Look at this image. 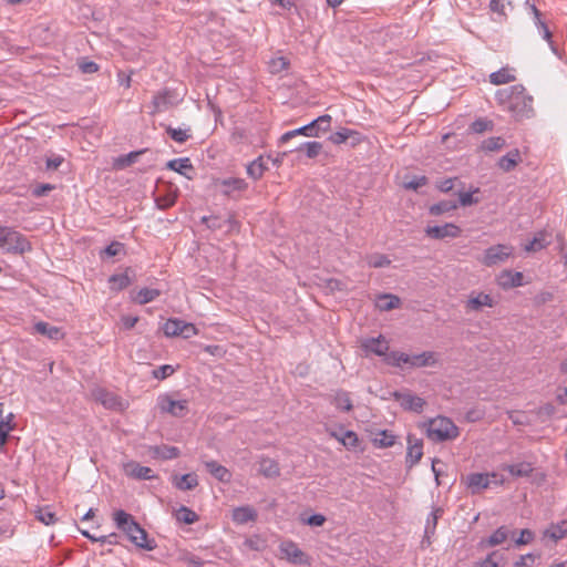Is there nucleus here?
Wrapping results in <instances>:
<instances>
[{"mask_svg":"<svg viewBox=\"0 0 567 567\" xmlns=\"http://www.w3.org/2000/svg\"><path fill=\"white\" fill-rule=\"evenodd\" d=\"M207 471L219 482H229L231 473L216 461H209L205 463Z\"/></svg>","mask_w":567,"mask_h":567,"instance_id":"obj_28","label":"nucleus"},{"mask_svg":"<svg viewBox=\"0 0 567 567\" xmlns=\"http://www.w3.org/2000/svg\"><path fill=\"white\" fill-rule=\"evenodd\" d=\"M400 302L401 300L399 297L391 293H384L379 297L377 306L382 311H389L398 308Z\"/></svg>","mask_w":567,"mask_h":567,"instance_id":"obj_38","label":"nucleus"},{"mask_svg":"<svg viewBox=\"0 0 567 567\" xmlns=\"http://www.w3.org/2000/svg\"><path fill=\"white\" fill-rule=\"evenodd\" d=\"M174 371H175V369L172 365L164 364V365H161L157 369H155L153 371V375H154V378H156L158 380H164L167 377H169L171 374H173Z\"/></svg>","mask_w":567,"mask_h":567,"instance_id":"obj_58","label":"nucleus"},{"mask_svg":"<svg viewBox=\"0 0 567 567\" xmlns=\"http://www.w3.org/2000/svg\"><path fill=\"white\" fill-rule=\"evenodd\" d=\"M567 534V522L561 520L557 524H551L548 528L543 532V539L556 543L564 538Z\"/></svg>","mask_w":567,"mask_h":567,"instance_id":"obj_21","label":"nucleus"},{"mask_svg":"<svg viewBox=\"0 0 567 567\" xmlns=\"http://www.w3.org/2000/svg\"><path fill=\"white\" fill-rule=\"evenodd\" d=\"M443 515V509L441 507L434 508L431 514L427 516L424 534L426 538H430L431 535L434 534L437 519Z\"/></svg>","mask_w":567,"mask_h":567,"instance_id":"obj_40","label":"nucleus"},{"mask_svg":"<svg viewBox=\"0 0 567 567\" xmlns=\"http://www.w3.org/2000/svg\"><path fill=\"white\" fill-rule=\"evenodd\" d=\"M492 483L501 484L503 483V480L498 478V475L495 473H474L468 475L467 477V485L472 489V493H477L481 489L487 488L491 486Z\"/></svg>","mask_w":567,"mask_h":567,"instance_id":"obj_12","label":"nucleus"},{"mask_svg":"<svg viewBox=\"0 0 567 567\" xmlns=\"http://www.w3.org/2000/svg\"><path fill=\"white\" fill-rule=\"evenodd\" d=\"M532 10H533V13H534V18H535V24L538 29V32L539 34L542 35V38L544 40H546L549 44V48L551 50V52L555 54V55H559V51H558V48L557 45L555 44V42L553 41V35H551V32L550 30L548 29V27L546 25V23L544 21H542L540 19V12L539 10L533 6L532 7Z\"/></svg>","mask_w":567,"mask_h":567,"instance_id":"obj_19","label":"nucleus"},{"mask_svg":"<svg viewBox=\"0 0 567 567\" xmlns=\"http://www.w3.org/2000/svg\"><path fill=\"white\" fill-rule=\"evenodd\" d=\"M257 519V512L250 506H240L233 511V520L236 524H247Z\"/></svg>","mask_w":567,"mask_h":567,"instance_id":"obj_23","label":"nucleus"},{"mask_svg":"<svg viewBox=\"0 0 567 567\" xmlns=\"http://www.w3.org/2000/svg\"><path fill=\"white\" fill-rule=\"evenodd\" d=\"M35 517L45 525H52L58 520L55 513L50 506L39 507L35 512Z\"/></svg>","mask_w":567,"mask_h":567,"instance_id":"obj_44","label":"nucleus"},{"mask_svg":"<svg viewBox=\"0 0 567 567\" xmlns=\"http://www.w3.org/2000/svg\"><path fill=\"white\" fill-rule=\"evenodd\" d=\"M504 470L508 471L512 476L527 477L533 472V466L528 462H520L517 464L506 465Z\"/></svg>","mask_w":567,"mask_h":567,"instance_id":"obj_35","label":"nucleus"},{"mask_svg":"<svg viewBox=\"0 0 567 567\" xmlns=\"http://www.w3.org/2000/svg\"><path fill=\"white\" fill-rule=\"evenodd\" d=\"M523 274L519 271L504 270L498 279L503 288H515L523 286Z\"/></svg>","mask_w":567,"mask_h":567,"instance_id":"obj_25","label":"nucleus"},{"mask_svg":"<svg viewBox=\"0 0 567 567\" xmlns=\"http://www.w3.org/2000/svg\"><path fill=\"white\" fill-rule=\"evenodd\" d=\"M157 406L161 412L168 413L176 417H183L188 412L187 400H174L168 394L158 396Z\"/></svg>","mask_w":567,"mask_h":567,"instance_id":"obj_6","label":"nucleus"},{"mask_svg":"<svg viewBox=\"0 0 567 567\" xmlns=\"http://www.w3.org/2000/svg\"><path fill=\"white\" fill-rule=\"evenodd\" d=\"M111 289L120 291L131 285V278L127 272L112 275L109 279Z\"/></svg>","mask_w":567,"mask_h":567,"instance_id":"obj_41","label":"nucleus"},{"mask_svg":"<svg viewBox=\"0 0 567 567\" xmlns=\"http://www.w3.org/2000/svg\"><path fill=\"white\" fill-rule=\"evenodd\" d=\"M1 248L8 252L24 254L31 250V244L25 236L12 228H8L3 247Z\"/></svg>","mask_w":567,"mask_h":567,"instance_id":"obj_5","label":"nucleus"},{"mask_svg":"<svg viewBox=\"0 0 567 567\" xmlns=\"http://www.w3.org/2000/svg\"><path fill=\"white\" fill-rule=\"evenodd\" d=\"M391 260L382 254H374L368 257V265L373 268H382L390 266Z\"/></svg>","mask_w":567,"mask_h":567,"instance_id":"obj_52","label":"nucleus"},{"mask_svg":"<svg viewBox=\"0 0 567 567\" xmlns=\"http://www.w3.org/2000/svg\"><path fill=\"white\" fill-rule=\"evenodd\" d=\"M79 69L84 74H92L99 71V65L93 61L82 60L79 62Z\"/></svg>","mask_w":567,"mask_h":567,"instance_id":"obj_62","label":"nucleus"},{"mask_svg":"<svg viewBox=\"0 0 567 567\" xmlns=\"http://www.w3.org/2000/svg\"><path fill=\"white\" fill-rule=\"evenodd\" d=\"M287 66H288V62L282 56L271 60L270 65H269L271 73H279V72L286 70Z\"/></svg>","mask_w":567,"mask_h":567,"instance_id":"obj_61","label":"nucleus"},{"mask_svg":"<svg viewBox=\"0 0 567 567\" xmlns=\"http://www.w3.org/2000/svg\"><path fill=\"white\" fill-rule=\"evenodd\" d=\"M395 436L388 431H381L378 436L374 439V443L379 447H390L394 444Z\"/></svg>","mask_w":567,"mask_h":567,"instance_id":"obj_51","label":"nucleus"},{"mask_svg":"<svg viewBox=\"0 0 567 567\" xmlns=\"http://www.w3.org/2000/svg\"><path fill=\"white\" fill-rule=\"evenodd\" d=\"M125 474L136 480H153L155 474L148 466H143L136 462H130L124 465Z\"/></svg>","mask_w":567,"mask_h":567,"instance_id":"obj_18","label":"nucleus"},{"mask_svg":"<svg viewBox=\"0 0 567 567\" xmlns=\"http://www.w3.org/2000/svg\"><path fill=\"white\" fill-rule=\"evenodd\" d=\"M354 135H358V132L355 131H352L350 128H341L337 132H334L333 134L330 135V141L333 143V144H342L344 143L347 140H349L351 136H354Z\"/></svg>","mask_w":567,"mask_h":567,"instance_id":"obj_50","label":"nucleus"},{"mask_svg":"<svg viewBox=\"0 0 567 567\" xmlns=\"http://www.w3.org/2000/svg\"><path fill=\"white\" fill-rule=\"evenodd\" d=\"M267 169L268 167L265 164L264 157L259 156L247 165V175L250 178L257 181L264 175V173Z\"/></svg>","mask_w":567,"mask_h":567,"instance_id":"obj_33","label":"nucleus"},{"mask_svg":"<svg viewBox=\"0 0 567 567\" xmlns=\"http://www.w3.org/2000/svg\"><path fill=\"white\" fill-rule=\"evenodd\" d=\"M393 398L401 404L404 410L421 413L426 404L425 400L406 391L393 392Z\"/></svg>","mask_w":567,"mask_h":567,"instance_id":"obj_11","label":"nucleus"},{"mask_svg":"<svg viewBox=\"0 0 567 567\" xmlns=\"http://www.w3.org/2000/svg\"><path fill=\"white\" fill-rule=\"evenodd\" d=\"M506 142L501 136L488 137L482 143V150L486 152H495L505 146Z\"/></svg>","mask_w":567,"mask_h":567,"instance_id":"obj_47","label":"nucleus"},{"mask_svg":"<svg viewBox=\"0 0 567 567\" xmlns=\"http://www.w3.org/2000/svg\"><path fill=\"white\" fill-rule=\"evenodd\" d=\"M509 537H514V533L506 526L498 527L489 537L482 539L483 546H497L506 542Z\"/></svg>","mask_w":567,"mask_h":567,"instance_id":"obj_22","label":"nucleus"},{"mask_svg":"<svg viewBox=\"0 0 567 567\" xmlns=\"http://www.w3.org/2000/svg\"><path fill=\"white\" fill-rule=\"evenodd\" d=\"M494 123L493 121L486 118V117H480L472 122L470 125V131L476 134H482L484 132L493 131Z\"/></svg>","mask_w":567,"mask_h":567,"instance_id":"obj_43","label":"nucleus"},{"mask_svg":"<svg viewBox=\"0 0 567 567\" xmlns=\"http://www.w3.org/2000/svg\"><path fill=\"white\" fill-rule=\"evenodd\" d=\"M140 152H131L130 154L118 158L117 166L120 168L126 167L131 164H133L136 159V157L140 155Z\"/></svg>","mask_w":567,"mask_h":567,"instance_id":"obj_64","label":"nucleus"},{"mask_svg":"<svg viewBox=\"0 0 567 567\" xmlns=\"http://www.w3.org/2000/svg\"><path fill=\"white\" fill-rule=\"evenodd\" d=\"M161 296V291L154 288H142L136 295L132 298L134 302L138 305H146L148 302L154 301L157 297Z\"/></svg>","mask_w":567,"mask_h":567,"instance_id":"obj_32","label":"nucleus"},{"mask_svg":"<svg viewBox=\"0 0 567 567\" xmlns=\"http://www.w3.org/2000/svg\"><path fill=\"white\" fill-rule=\"evenodd\" d=\"M113 519L116 527L126 534L128 539L137 547L152 550L155 547V540L150 539L145 529L136 523L134 517L123 509L114 513Z\"/></svg>","mask_w":567,"mask_h":567,"instance_id":"obj_2","label":"nucleus"},{"mask_svg":"<svg viewBox=\"0 0 567 567\" xmlns=\"http://www.w3.org/2000/svg\"><path fill=\"white\" fill-rule=\"evenodd\" d=\"M426 237L431 239H445V238H457L462 230L453 223H445L444 225L426 226L424 229Z\"/></svg>","mask_w":567,"mask_h":567,"instance_id":"obj_10","label":"nucleus"},{"mask_svg":"<svg viewBox=\"0 0 567 567\" xmlns=\"http://www.w3.org/2000/svg\"><path fill=\"white\" fill-rule=\"evenodd\" d=\"M176 519L181 523H184V524H194L195 522L198 520V515L192 511L190 508L186 507V506H181L177 511H176Z\"/></svg>","mask_w":567,"mask_h":567,"instance_id":"obj_42","label":"nucleus"},{"mask_svg":"<svg viewBox=\"0 0 567 567\" xmlns=\"http://www.w3.org/2000/svg\"><path fill=\"white\" fill-rule=\"evenodd\" d=\"M181 99L178 94L169 89H164L163 91L157 92L153 96V111L154 113H161L169 110L171 107L177 105L179 103Z\"/></svg>","mask_w":567,"mask_h":567,"instance_id":"obj_8","label":"nucleus"},{"mask_svg":"<svg viewBox=\"0 0 567 567\" xmlns=\"http://www.w3.org/2000/svg\"><path fill=\"white\" fill-rule=\"evenodd\" d=\"M340 443L347 449L355 447L358 444V435L350 430H347L340 437Z\"/></svg>","mask_w":567,"mask_h":567,"instance_id":"obj_55","label":"nucleus"},{"mask_svg":"<svg viewBox=\"0 0 567 567\" xmlns=\"http://www.w3.org/2000/svg\"><path fill=\"white\" fill-rule=\"evenodd\" d=\"M124 246L118 241L111 243L102 252L106 257H114L122 252Z\"/></svg>","mask_w":567,"mask_h":567,"instance_id":"obj_60","label":"nucleus"},{"mask_svg":"<svg viewBox=\"0 0 567 567\" xmlns=\"http://www.w3.org/2000/svg\"><path fill=\"white\" fill-rule=\"evenodd\" d=\"M516 80V76L511 72L508 68H502L501 70L489 74V82L494 85H502Z\"/></svg>","mask_w":567,"mask_h":567,"instance_id":"obj_34","label":"nucleus"},{"mask_svg":"<svg viewBox=\"0 0 567 567\" xmlns=\"http://www.w3.org/2000/svg\"><path fill=\"white\" fill-rule=\"evenodd\" d=\"M167 168L179 173L181 175L186 176L187 178H190L187 175V171L193 169V165L190 163V159L188 157L183 158H175L167 163Z\"/></svg>","mask_w":567,"mask_h":567,"instance_id":"obj_36","label":"nucleus"},{"mask_svg":"<svg viewBox=\"0 0 567 567\" xmlns=\"http://www.w3.org/2000/svg\"><path fill=\"white\" fill-rule=\"evenodd\" d=\"M361 346L367 353H373L379 357H384L389 350V343L383 336L365 339Z\"/></svg>","mask_w":567,"mask_h":567,"instance_id":"obj_14","label":"nucleus"},{"mask_svg":"<svg viewBox=\"0 0 567 567\" xmlns=\"http://www.w3.org/2000/svg\"><path fill=\"white\" fill-rule=\"evenodd\" d=\"M176 198H177V195L174 193H171L165 196H158L155 199V203L159 209L165 210L175 204Z\"/></svg>","mask_w":567,"mask_h":567,"instance_id":"obj_54","label":"nucleus"},{"mask_svg":"<svg viewBox=\"0 0 567 567\" xmlns=\"http://www.w3.org/2000/svg\"><path fill=\"white\" fill-rule=\"evenodd\" d=\"M280 558L286 559L287 563L293 565L308 564V556L303 553L299 546L291 540H284L279 545Z\"/></svg>","mask_w":567,"mask_h":567,"instance_id":"obj_7","label":"nucleus"},{"mask_svg":"<svg viewBox=\"0 0 567 567\" xmlns=\"http://www.w3.org/2000/svg\"><path fill=\"white\" fill-rule=\"evenodd\" d=\"M495 100L503 110L509 112L515 120L529 118L534 114L533 96L526 93L522 84L499 89Z\"/></svg>","mask_w":567,"mask_h":567,"instance_id":"obj_1","label":"nucleus"},{"mask_svg":"<svg viewBox=\"0 0 567 567\" xmlns=\"http://www.w3.org/2000/svg\"><path fill=\"white\" fill-rule=\"evenodd\" d=\"M534 538V533L530 529H522L519 533V537L515 539L516 545H526L529 544Z\"/></svg>","mask_w":567,"mask_h":567,"instance_id":"obj_63","label":"nucleus"},{"mask_svg":"<svg viewBox=\"0 0 567 567\" xmlns=\"http://www.w3.org/2000/svg\"><path fill=\"white\" fill-rule=\"evenodd\" d=\"M457 208V203L454 200H441L436 204H433L429 208V213L432 216H440L445 213H450Z\"/></svg>","mask_w":567,"mask_h":567,"instance_id":"obj_39","label":"nucleus"},{"mask_svg":"<svg viewBox=\"0 0 567 567\" xmlns=\"http://www.w3.org/2000/svg\"><path fill=\"white\" fill-rule=\"evenodd\" d=\"M426 433L433 442H444L456 439L460 431L449 417L437 416L430 421Z\"/></svg>","mask_w":567,"mask_h":567,"instance_id":"obj_3","label":"nucleus"},{"mask_svg":"<svg viewBox=\"0 0 567 567\" xmlns=\"http://www.w3.org/2000/svg\"><path fill=\"white\" fill-rule=\"evenodd\" d=\"M297 135H305V136L312 137V136H317V131H315L313 124L310 122L307 125H303L299 128H296V130H292V131H289V132H286L285 134H282L279 138V144H285L288 141H290L292 137H296Z\"/></svg>","mask_w":567,"mask_h":567,"instance_id":"obj_29","label":"nucleus"},{"mask_svg":"<svg viewBox=\"0 0 567 567\" xmlns=\"http://www.w3.org/2000/svg\"><path fill=\"white\" fill-rule=\"evenodd\" d=\"M173 483L175 487L181 491H190L198 485V478L195 473H188L182 476H175Z\"/></svg>","mask_w":567,"mask_h":567,"instance_id":"obj_30","label":"nucleus"},{"mask_svg":"<svg viewBox=\"0 0 567 567\" xmlns=\"http://www.w3.org/2000/svg\"><path fill=\"white\" fill-rule=\"evenodd\" d=\"M334 405L343 411H350L352 409V402L350 395L346 391H338L333 399Z\"/></svg>","mask_w":567,"mask_h":567,"instance_id":"obj_45","label":"nucleus"},{"mask_svg":"<svg viewBox=\"0 0 567 567\" xmlns=\"http://www.w3.org/2000/svg\"><path fill=\"white\" fill-rule=\"evenodd\" d=\"M96 399L106 409L116 411H122L125 409V403L123 400L113 392L99 390L96 392Z\"/></svg>","mask_w":567,"mask_h":567,"instance_id":"obj_15","label":"nucleus"},{"mask_svg":"<svg viewBox=\"0 0 567 567\" xmlns=\"http://www.w3.org/2000/svg\"><path fill=\"white\" fill-rule=\"evenodd\" d=\"M322 150V144L319 142H306L302 143L299 147L296 148V151H305L307 157L315 158L317 157Z\"/></svg>","mask_w":567,"mask_h":567,"instance_id":"obj_46","label":"nucleus"},{"mask_svg":"<svg viewBox=\"0 0 567 567\" xmlns=\"http://www.w3.org/2000/svg\"><path fill=\"white\" fill-rule=\"evenodd\" d=\"M154 453L164 460H172L179 455V450L176 446L163 445L156 446Z\"/></svg>","mask_w":567,"mask_h":567,"instance_id":"obj_48","label":"nucleus"},{"mask_svg":"<svg viewBox=\"0 0 567 567\" xmlns=\"http://www.w3.org/2000/svg\"><path fill=\"white\" fill-rule=\"evenodd\" d=\"M315 131H317V134L319 131L327 132L330 128L331 123V116L328 114L318 116L312 122Z\"/></svg>","mask_w":567,"mask_h":567,"instance_id":"obj_53","label":"nucleus"},{"mask_svg":"<svg viewBox=\"0 0 567 567\" xmlns=\"http://www.w3.org/2000/svg\"><path fill=\"white\" fill-rule=\"evenodd\" d=\"M494 300L491 295L484 292H472L466 301L465 308L470 311H480L483 307L492 308Z\"/></svg>","mask_w":567,"mask_h":567,"instance_id":"obj_16","label":"nucleus"},{"mask_svg":"<svg viewBox=\"0 0 567 567\" xmlns=\"http://www.w3.org/2000/svg\"><path fill=\"white\" fill-rule=\"evenodd\" d=\"M551 233L545 229L539 230L534 235L533 239L527 245H525L524 249L527 252L539 251L551 244Z\"/></svg>","mask_w":567,"mask_h":567,"instance_id":"obj_17","label":"nucleus"},{"mask_svg":"<svg viewBox=\"0 0 567 567\" xmlns=\"http://www.w3.org/2000/svg\"><path fill=\"white\" fill-rule=\"evenodd\" d=\"M520 161V153L517 148L509 151L506 155L502 156L498 161V166L504 172H511Z\"/></svg>","mask_w":567,"mask_h":567,"instance_id":"obj_31","label":"nucleus"},{"mask_svg":"<svg viewBox=\"0 0 567 567\" xmlns=\"http://www.w3.org/2000/svg\"><path fill=\"white\" fill-rule=\"evenodd\" d=\"M427 178L425 176H414L411 181L404 183V188L416 190L417 188L426 185Z\"/></svg>","mask_w":567,"mask_h":567,"instance_id":"obj_59","label":"nucleus"},{"mask_svg":"<svg viewBox=\"0 0 567 567\" xmlns=\"http://www.w3.org/2000/svg\"><path fill=\"white\" fill-rule=\"evenodd\" d=\"M34 331L39 334L45 336L50 340H60L63 338V332L60 328L51 326L48 322L39 321L34 324Z\"/></svg>","mask_w":567,"mask_h":567,"instance_id":"obj_26","label":"nucleus"},{"mask_svg":"<svg viewBox=\"0 0 567 567\" xmlns=\"http://www.w3.org/2000/svg\"><path fill=\"white\" fill-rule=\"evenodd\" d=\"M477 192H478V188H475L473 192L458 193L460 205L466 207V206L476 204L478 202V199L474 198L473 194L477 193Z\"/></svg>","mask_w":567,"mask_h":567,"instance_id":"obj_57","label":"nucleus"},{"mask_svg":"<svg viewBox=\"0 0 567 567\" xmlns=\"http://www.w3.org/2000/svg\"><path fill=\"white\" fill-rule=\"evenodd\" d=\"M166 133L169 135L172 140L179 144L185 143L192 136L189 126L176 128L168 125L166 126Z\"/></svg>","mask_w":567,"mask_h":567,"instance_id":"obj_37","label":"nucleus"},{"mask_svg":"<svg viewBox=\"0 0 567 567\" xmlns=\"http://www.w3.org/2000/svg\"><path fill=\"white\" fill-rule=\"evenodd\" d=\"M423 455V443L422 440L414 437L413 435L408 436V452H406V465L413 467L419 463Z\"/></svg>","mask_w":567,"mask_h":567,"instance_id":"obj_13","label":"nucleus"},{"mask_svg":"<svg viewBox=\"0 0 567 567\" xmlns=\"http://www.w3.org/2000/svg\"><path fill=\"white\" fill-rule=\"evenodd\" d=\"M439 362V353L433 351H424L419 354H412L411 368L434 367Z\"/></svg>","mask_w":567,"mask_h":567,"instance_id":"obj_20","label":"nucleus"},{"mask_svg":"<svg viewBox=\"0 0 567 567\" xmlns=\"http://www.w3.org/2000/svg\"><path fill=\"white\" fill-rule=\"evenodd\" d=\"M12 420H13V414L9 413L7 415V421L0 422V450L4 446V444L8 440V436H9V432L13 430V427L11 425Z\"/></svg>","mask_w":567,"mask_h":567,"instance_id":"obj_49","label":"nucleus"},{"mask_svg":"<svg viewBox=\"0 0 567 567\" xmlns=\"http://www.w3.org/2000/svg\"><path fill=\"white\" fill-rule=\"evenodd\" d=\"M220 185L224 187L223 193L227 196H230L234 192H244L248 187L245 179L236 177L225 178L220 182Z\"/></svg>","mask_w":567,"mask_h":567,"instance_id":"obj_27","label":"nucleus"},{"mask_svg":"<svg viewBox=\"0 0 567 567\" xmlns=\"http://www.w3.org/2000/svg\"><path fill=\"white\" fill-rule=\"evenodd\" d=\"M163 332L166 337H183L185 339L198 334L195 324L186 322L178 318L168 319L163 327Z\"/></svg>","mask_w":567,"mask_h":567,"instance_id":"obj_4","label":"nucleus"},{"mask_svg":"<svg viewBox=\"0 0 567 567\" xmlns=\"http://www.w3.org/2000/svg\"><path fill=\"white\" fill-rule=\"evenodd\" d=\"M200 221L212 230L221 229L224 227V220L217 216H203Z\"/></svg>","mask_w":567,"mask_h":567,"instance_id":"obj_56","label":"nucleus"},{"mask_svg":"<svg viewBox=\"0 0 567 567\" xmlns=\"http://www.w3.org/2000/svg\"><path fill=\"white\" fill-rule=\"evenodd\" d=\"M512 252L513 248L508 245H494L484 251L482 262L487 267H492L504 262Z\"/></svg>","mask_w":567,"mask_h":567,"instance_id":"obj_9","label":"nucleus"},{"mask_svg":"<svg viewBox=\"0 0 567 567\" xmlns=\"http://www.w3.org/2000/svg\"><path fill=\"white\" fill-rule=\"evenodd\" d=\"M258 472L268 478L277 477L280 474L279 464L270 457L262 456L259 460Z\"/></svg>","mask_w":567,"mask_h":567,"instance_id":"obj_24","label":"nucleus"}]
</instances>
